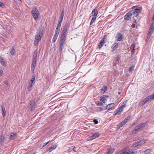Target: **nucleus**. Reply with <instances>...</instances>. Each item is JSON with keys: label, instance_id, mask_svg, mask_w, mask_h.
<instances>
[{"label": "nucleus", "instance_id": "nucleus-6", "mask_svg": "<svg viewBox=\"0 0 154 154\" xmlns=\"http://www.w3.org/2000/svg\"><path fill=\"white\" fill-rule=\"evenodd\" d=\"M145 143V140H142L135 142L134 143L133 146H134V147H136L138 146H141L142 145L144 144Z\"/></svg>", "mask_w": 154, "mask_h": 154}, {"label": "nucleus", "instance_id": "nucleus-47", "mask_svg": "<svg viewBox=\"0 0 154 154\" xmlns=\"http://www.w3.org/2000/svg\"><path fill=\"white\" fill-rule=\"evenodd\" d=\"M52 141V140L51 141L49 140L47 142L43 144V146L42 147H43L46 145L47 144H48L50 142H51Z\"/></svg>", "mask_w": 154, "mask_h": 154}, {"label": "nucleus", "instance_id": "nucleus-64", "mask_svg": "<svg viewBox=\"0 0 154 154\" xmlns=\"http://www.w3.org/2000/svg\"><path fill=\"white\" fill-rule=\"evenodd\" d=\"M32 87H28V90L29 91H30L32 89Z\"/></svg>", "mask_w": 154, "mask_h": 154}, {"label": "nucleus", "instance_id": "nucleus-37", "mask_svg": "<svg viewBox=\"0 0 154 154\" xmlns=\"http://www.w3.org/2000/svg\"><path fill=\"white\" fill-rule=\"evenodd\" d=\"M134 153V152L133 151H127L125 150V154H133Z\"/></svg>", "mask_w": 154, "mask_h": 154}, {"label": "nucleus", "instance_id": "nucleus-7", "mask_svg": "<svg viewBox=\"0 0 154 154\" xmlns=\"http://www.w3.org/2000/svg\"><path fill=\"white\" fill-rule=\"evenodd\" d=\"M152 100L149 95L146 98L143 99L142 101L140 102V105L143 106L147 103L149 100Z\"/></svg>", "mask_w": 154, "mask_h": 154}, {"label": "nucleus", "instance_id": "nucleus-60", "mask_svg": "<svg viewBox=\"0 0 154 154\" xmlns=\"http://www.w3.org/2000/svg\"><path fill=\"white\" fill-rule=\"evenodd\" d=\"M60 29V28L57 27L55 31H57L59 32Z\"/></svg>", "mask_w": 154, "mask_h": 154}, {"label": "nucleus", "instance_id": "nucleus-11", "mask_svg": "<svg viewBox=\"0 0 154 154\" xmlns=\"http://www.w3.org/2000/svg\"><path fill=\"white\" fill-rule=\"evenodd\" d=\"M115 105L114 103H112L108 104L104 108V109H108V110L113 108Z\"/></svg>", "mask_w": 154, "mask_h": 154}, {"label": "nucleus", "instance_id": "nucleus-31", "mask_svg": "<svg viewBox=\"0 0 154 154\" xmlns=\"http://www.w3.org/2000/svg\"><path fill=\"white\" fill-rule=\"evenodd\" d=\"M134 66H131L129 67V72H132L134 70Z\"/></svg>", "mask_w": 154, "mask_h": 154}, {"label": "nucleus", "instance_id": "nucleus-1", "mask_svg": "<svg viewBox=\"0 0 154 154\" xmlns=\"http://www.w3.org/2000/svg\"><path fill=\"white\" fill-rule=\"evenodd\" d=\"M44 29H40L37 32L35 36V39L34 41V45L37 46L38 45L39 42L41 40L42 36L44 35Z\"/></svg>", "mask_w": 154, "mask_h": 154}, {"label": "nucleus", "instance_id": "nucleus-44", "mask_svg": "<svg viewBox=\"0 0 154 154\" xmlns=\"http://www.w3.org/2000/svg\"><path fill=\"white\" fill-rule=\"evenodd\" d=\"M66 35L61 34V39H65Z\"/></svg>", "mask_w": 154, "mask_h": 154}, {"label": "nucleus", "instance_id": "nucleus-13", "mask_svg": "<svg viewBox=\"0 0 154 154\" xmlns=\"http://www.w3.org/2000/svg\"><path fill=\"white\" fill-rule=\"evenodd\" d=\"M123 111V109H122L119 107L114 112L115 114V115L119 114Z\"/></svg>", "mask_w": 154, "mask_h": 154}, {"label": "nucleus", "instance_id": "nucleus-35", "mask_svg": "<svg viewBox=\"0 0 154 154\" xmlns=\"http://www.w3.org/2000/svg\"><path fill=\"white\" fill-rule=\"evenodd\" d=\"M69 24H68V23H66L65 24L64 26L63 27V28L67 30L68 28L69 27Z\"/></svg>", "mask_w": 154, "mask_h": 154}, {"label": "nucleus", "instance_id": "nucleus-42", "mask_svg": "<svg viewBox=\"0 0 154 154\" xmlns=\"http://www.w3.org/2000/svg\"><path fill=\"white\" fill-rule=\"evenodd\" d=\"M64 15V10H63L62 11L61 13L60 14V17H63Z\"/></svg>", "mask_w": 154, "mask_h": 154}, {"label": "nucleus", "instance_id": "nucleus-10", "mask_svg": "<svg viewBox=\"0 0 154 154\" xmlns=\"http://www.w3.org/2000/svg\"><path fill=\"white\" fill-rule=\"evenodd\" d=\"M100 135V134L98 132H95L91 134V137L92 139H94Z\"/></svg>", "mask_w": 154, "mask_h": 154}, {"label": "nucleus", "instance_id": "nucleus-22", "mask_svg": "<svg viewBox=\"0 0 154 154\" xmlns=\"http://www.w3.org/2000/svg\"><path fill=\"white\" fill-rule=\"evenodd\" d=\"M126 123L123 120L117 126V128H119L120 127H122L123 125H125Z\"/></svg>", "mask_w": 154, "mask_h": 154}, {"label": "nucleus", "instance_id": "nucleus-45", "mask_svg": "<svg viewBox=\"0 0 154 154\" xmlns=\"http://www.w3.org/2000/svg\"><path fill=\"white\" fill-rule=\"evenodd\" d=\"M151 34H151L150 33H148L147 35V37H146V38L148 40L150 38V36L151 35Z\"/></svg>", "mask_w": 154, "mask_h": 154}, {"label": "nucleus", "instance_id": "nucleus-18", "mask_svg": "<svg viewBox=\"0 0 154 154\" xmlns=\"http://www.w3.org/2000/svg\"><path fill=\"white\" fill-rule=\"evenodd\" d=\"M5 137L4 136V135H3V134H2L0 136V143L1 144H3L5 140Z\"/></svg>", "mask_w": 154, "mask_h": 154}, {"label": "nucleus", "instance_id": "nucleus-43", "mask_svg": "<svg viewBox=\"0 0 154 154\" xmlns=\"http://www.w3.org/2000/svg\"><path fill=\"white\" fill-rule=\"evenodd\" d=\"M97 104L98 106H101L103 104L102 102L98 101L97 102Z\"/></svg>", "mask_w": 154, "mask_h": 154}, {"label": "nucleus", "instance_id": "nucleus-23", "mask_svg": "<svg viewBox=\"0 0 154 154\" xmlns=\"http://www.w3.org/2000/svg\"><path fill=\"white\" fill-rule=\"evenodd\" d=\"M57 147V146L56 145H54L53 146L50 147L48 149V151L49 152H51L52 150L56 149Z\"/></svg>", "mask_w": 154, "mask_h": 154}, {"label": "nucleus", "instance_id": "nucleus-5", "mask_svg": "<svg viewBox=\"0 0 154 154\" xmlns=\"http://www.w3.org/2000/svg\"><path fill=\"white\" fill-rule=\"evenodd\" d=\"M31 13L34 19L35 20H38V17L39 13L38 10L37 9L36 7L33 9L31 11Z\"/></svg>", "mask_w": 154, "mask_h": 154}, {"label": "nucleus", "instance_id": "nucleus-59", "mask_svg": "<svg viewBox=\"0 0 154 154\" xmlns=\"http://www.w3.org/2000/svg\"><path fill=\"white\" fill-rule=\"evenodd\" d=\"M0 6L1 7H3L5 6V5L3 3L0 2Z\"/></svg>", "mask_w": 154, "mask_h": 154}, {"label": "nucleus", "instance_id": "nucleus-9", "mask_svg": "<svg viewBox=\"0 0 154 154\" xmlns=\"http://www.w3.org/2000/svg\"><path fill=\"white\" fill-rule=\"evenodd\" d=\"M115 38L117 41H120L122 40V35L120 32L118 33L116 36Z\"/></svg>", "mask_w": 154, "mask_h": 154}, {"label": "nucleus", "instance_id": "nucleus-57", "mask_svg": "<svg viewBox=\"0 0 154 154\" xmlns=\"http://www.w3.org/2000/svg\"><path fill=\"white\" fill-rule=\"evenodd\" d=\"M61 23H62L61 22H58V25H57V27L60 28L61 26Z\"/></svg>", "mask_w": 154, "mask_h": 154}, {"label": "nucleus", "instance_id": "nucleus-52", "mask_svg": "<svg viewBox=\"0 0 154 154\" xmlns=\"http://www.w3.org/2000/svg\"><path fill=\"white\" fill-rule=\"evenodd\" d=\"M150 150L149 149H146L145 151H144V152L146 154H147L148 153L150 152Z\"/></svg>", "mask_w": 154, "mask_h": 154}, {"label": "nucleus", "instance_id": "nucleus-32", "mask_svg": "<svg viewBox=\"0 0 154 154\" xmlns=\"http://www.w3.org/2000/svg\"><path fill=\"white\" fill-rule=\"evenodd\" d=\"M64 44H62V43H60V51H61L63 48V45Z\"/></svg>", "mask_w": 154, "mask_h": 154}, {"label": "nucleus", "instance_id": "nucleus-62", "mask_svg": "<svg viewBox=\"0 0 154 154\" xmlns=\"http://www.w3.org/2000/svg\"><path fill=\"white\" fill-rule=\"evenodd\" d=\"M135 47V45L133 44H132L131 45V48H134Z\"/></svg>", "mask_w": 154, "mask_h": 154}, {"label": "nucleus", "instance_id": "nucleus-34", "mask_svg": "<svg viewBox=\"0 0 154 154\" xmlns=\"http://www.w3.org/2000/svg\"><path fill=\"white\" fill-rule=\"evenodd\" d=\"M118 154H125V150L123 149L120 151H119L118 153Z\"/></svg>", "mask_w": 154, "mask_h": 154}, {"label": "nucleus", "instance_id": "nucleus-15", "mask_svg": "<svg viewBox=\"0 0 154 154\" xmlns=\"http://www.w3.org/2000/svg\"><path fill=\"white\" fill-rule=\"evenodd\" d=\"M10 53L12 55L14 56L16 54V52L14 48L12 47L10 50Z\"/></svg>", "mask_w": 154, "mask_h": 154}, {"label": "nucleus", "instance_id": "nucleus-55", "mask_svg": "<svg viewBox=\"0 0 154 154\" xmlns=\"http://www.w3.org/2000/svg\"><path fill=\"white\" fill-rule=\"evenodd\" d=\"M63 18L60 17V18L58 20V22H60L62 23L63 21Z\"/></svg>", "mask_w": 154, "mask_h": 154}, {"label": "nucleus", "instance_id": "nucleus-25", "mask_svg": "<svg viewBox=\"0 0 154 154\" xmlns=\"http://www.w3.org/2000/svg\"><path fill=\"white\" fill-rule=\"evenodd\" d=\"M97 17H95L93 16L92 17V18L91 21L90 23V25H92L93 23H94Z\"/></svg>", "mask_w": 154, "mask_h": 154}, {"label": "nucleus", "instance_id": "nucleus-21", "mask_svg": "<svg viewBox=\"0 0 154 154\" xmlns=\"http://www.w3.org/2000/svg\"><path fill=\"white\" fill-rule=\"evenodd\" d=\"M105 43V42H103V40L102 41L100 40L98 45V48L99 49H100Z\"/></svg>", "mask_w": 154, "mask_h": 154}, {"label": "nucleus", "instance_id": "nucleus-58", "mask_svg": "<svg viewBox=\"0 0 154 154\" xmlns=\"http://www.w3.org/2000/svg\"><path fill=\"white\" fill-rule=\"evenodd\" d=\"M4 83L6 85H9V82L7 80H6L5 81V82H4Z\"/></svg>", "mask_w": 154, "mask_h": 154}, {"label": "nucleus", "instance_id": "nucleus-24", "mask_svg": "<svg viewBox=\"0 0 154 154\" xmlns=\"http://www.w3.org/2000/svg\"><path fill=\"white\" fill-rule=\"evenodd\" d=\"M2 115L3 117H4L5 116V113L6 111L5 106L4 105L2 106Z\"/></svg>", "mask_w": 154, "mask_h": 154}, {"label": "nucleus", "instance_id": "nucleus-40", "mask_svg": "<svg viewBox=\"0 0 154 154\" xmlns=\"http://www.w3.org/2000/svg\"><path fill=\"white\" fill-rule=\"evenodd\" d=\"M137 24V22L136 20H135L133 22V24H132L131 26L132 28H134L135 27V25Z\"/></svg>", "mask_w": 154, "mask_h": 154}, {"label": "nucleus", "instance_id": "nucleus-12", "mask_svg": "<svg viewBox=\"0 0 154 154\" xmlns=\"http://www.w3.org/2000/svg\"><path fill=\"white\" fill-rule=\"evenodd\" d=\"M17 137L16 133H12L10 134L9 139L11 140H13Z\"/></svg>", "mask_w": 154, "mask_h": 154}, {"label": "nucleus", "instance_id": "nucleus-2", "mask_svg": "<svg viewBox=\"0 0 154 154\" xmlns=\"http://www.w3.org/2000/svg\"><path fill=\"white\" fill-rule=\"evenodd\" d=\"M132 10L130 11H131L132 14L134 17H137L139 13H140L142 10V8L137 6H134L132 8Z\"/></svg>", "mask_w": 154, "mask_h": 154}, {"label": "nucleus", "instance_id": "nucleus-29", "mask_svg": "<svg viewBox=\"0 0 154 154\" xmlns=\"http://www.w3.org/2000/svg\"><path fill=\"white\" fill-rule=\"evenodd\" d=\"M37 62L36 59L33 58L32 62V65H36Z\"/></svg>", "mask_w": 154, "mask_h": 154}, {"label": "nucleus", "instance_id": "nucleus-54", "mask_svg": "<svg viewBox=\"0 0 154 154\" xmlns=\"http://www.w3.org/2000/svg\"><path fill=\"white\" fill-rule=\"evenodd\" d=\"M153 31L154 30H152L149 29L148 32V33H150L151 34H152L153 32Z\"/></svg>", "mask_w": 154, "mask_h": 154}, {"label": "nucleus", "instance_id": "nucleus-41", "mask_svg": "<svg viewBox=\"0 0 154 154\" xmlns=\"http://www.w3.org/2000/svg\"><path fill=\"white\" fill-rule=\"evenodd\" d=\"M107 36V35H105L103 38L101 40V41H102L103 40V42H105V40L106 39V37Z\"/></svg>", "mask_w": 154, "mask_h": 154}, {"label": "nucleus", "instance_id": "nucleus-8", "mask_svg": "<svg viewBox=\"0 0 154 154\" xmlns=\"http://www.w3.org/2000/svg\"><path fill=\"white\" fill-rule=\"evenodd\" d=\"M132 13L131 11H130L128 12L125 16L124 19L125 20H129L131 19Z\"/></svg>", "mask_w": 154, "mask_h": 154}, {"label": "nucleus", "instance_id": "nucleus-16", "mask_svg": "<svg viewBox=\"0 0 154 154\" xmlns=\"http://www.w3.org/2000/svg\"><path fill=\"white\" fill-rule=\"evenodd\" d=\"M119 44L118 43L115 42L114 43L112 46V51H114L118 47Z\"/></svg>", "mask_w": 154, "mask_h": 154}, {"label": "nucleus", "instance_id": "nucleus-4", "mask_svg": "<svg viewBox=\"0 0 154 154\" xmlns=\"http://www.w3.org/2000/svg\"><path fill=\"white\" fill-rule=\"evenodd\" d=\"M28 107L31 111H34L37 107L36 104L34 100H32L30 101Z\"/></svg>", "mask_w": 154, "mask_h": 154}, {"label": "nucleus", "instance_id": "nucleus-14", "mask_svg": "<svg viewBox=\"0 0 154 154\" xmlns=\"http://www.w3.org/2000/svg\"><path fill=\"white\" fill-rule=\"evenodd\" d=\"M108 96L107 95H103L100 98V101H102L103 103H105L106 101V97H108Z\"/></svg>", "mask_w": 154, "mask_h": 154}, {"label": "nucleus", "instance_id": "nucleus-3", "mask_svg": "<svg viewBox=\"0 0 154 154\" xmlns=\"http://www.w3.org/2000/svg\"><path fill=\"white\" fill-rule=\"evenodd\" d=\"M145 127V124L143 123H140L136 126L132 132V134H134L139 131L142 130Z\"/></svg>", "mask_w": 154, "mask_h": 154}, {"label": "nucleus", "instance_id": "nucleus-33", "mask_svg": "<svg viewBox=\"0 0 154 154\" xmlns=\"http://www.w3.org/2000/svg\"><path fill=\"white\" fill-rule=\"evenodd\" d=\"M105 108H102L101 107H98L97 109V111L98 112H100L102 111L103 109L104 110Z\"/></svg>", "mask_w": 154, "mask_h": 154}, {"label": "nucleus", "instance_id": "nucleus-36", "mask_svg": "<svg viewBox=\"0 0 154 154\" xmlns=\"http://www.w3.org/2000/svg\"><path fill=\"white\" fill-rule=\"evenodd\" d=\"M4 74V72L2 68H0V76H2Z\"/></svg>", "mask_w": 154, "mask_h": 154}, {"label": "nucleus", "instance_id": "nucleus-20", "mask_svg": "<svg viewBox=\"0 0 154 154\" xmlns=\"http://www.w3.org/2000/svg\"><path fill=\"white\" fill-rule=\"evenodd\" d=\"M92 13L94 14H93L92 16L95 17H97V16L98 14V11L97 9H94L93 10Z\"/></svg>", "mask_w": 154, "mask_h": 154}, {"label": "nucleus", "instance_id": "nucleus-19", "mask_svg": "<svg viewBox=\"0 0 154 154\" xmlns=\"http://www.w3.org/2000/svg\"><path fill=\"white\" fill-rule=\"evenodd\" d=\"M115 149L114 148H112L108 149L106 154H112L114 152Z\"/></svg>", "mask_w": 154, "mask_h": 154}, {"label": "nucleus", "instance_id": "nucleus-48", "mask_svg": "<svg viewBox=\"0 0 154 154\" xmlns=\"http://www.w3.org/2000/svg\"><path fill=\"white\" fill-rule=\"evenodd\" d=\"M57 37H56L55 36H55H54L53 39H52V42H53V43L54 42L56 41V39H57Z\"/></svg>", "mask_w": 154, "mask_h": 154}, {"label": "nucleus", "instance_id": "nucleus-26", "mask_svg": "<svg viewBox=\"0 0 154 154\" xmlns=\"http://www.w3.org/2000/svg\"><path fill=\"white\" fill-rule=\"evenodd\" d=\"M36 66V65H31V70L32 72L33 73L34 72V70L35 68V67Z\"/></svg>", "mask_w": 154, "mask_h": 154}, {"label": "nucleus", "instance_id": "nucleus-17", "mask_svg": "<svg viewBox=\"0 0 154 154\" xmlns=\"http://www.w3.org/2000/svg\"><path fill=\"white\" fill-rule=\"evenodd\" d=\"M0 63L4 66H6V63L5 61L3 58L2 57H0Z\"/></svg>", "mask_w": 154, "mask_h": 154}, {"label": "nucleus", "instance_id": "nucleus-61", "mask_svg": "<svg viewBox=\"0 0 154 154\" xmlns=\"http://www.w3.org/2000/svg\"><path fill=\"white\" fill-rule=\"evenodd\" d=\"M72 150L75 152H76V147H74L72 149Z\"/></svg>", "mask_w": 154, "mask_h": 154}, {"label": "nucleus", "instance_id": "nucleus-50", "mask_svg": "<svg viewBox=\"0 0 154 154\" xmlns=\"http://www.w3.org/2000/svg\"><path fill=\"white\" fill-rule=\"evenodd\" d=\"M151 100L154 99V93L149 95Z\"/></svg>", "mask_w": 154, "mask_h": 154}, {"label": "nucleus", "instance_id": "nucleus-39", "mask_svg": "<svg viewBox=\"0 0 154 154\" xmlns=\"http://www.w3.org/2000/svg\"><path fill=\"white\" fill-rule=\"evenodd\" d=\"M67 31V29L63 28L61 34L66 35Z\"/></svg>", "mask_w": 154, "mask_h": 154}, {"label": "nucleus", "instance_id": "nucleus-38", "mask_svg": "<svg viewBox=\"0 0 154 154\" xmlns=\"http://www.w3.org/2000/svg\"><path fill=\"white\" fill-rule=\"evenodd\" d=\"M150 29H151L152 30H154V22H153L152 24H151L150 26Z\"/></svg>", "mask_w": 154, "mask_h": 154}, {"label": "nucleus", "instance_id": "nucleus-63", "mask_svg": "<svg viewBox=\"0 0 154 154\" xmlns=\"http://www.w3.org/2000/svg\"><path fill=\"white\" fill-rule=\"evenodd\" d=\"M88 140H92V138L91 137V136L89 137H88Z\"/></svg>", "mask_w": 154, "mask_h": 154}, {"label": "nucleus", "instance_id": "nucleus-27", "mask_svg": "<svg viewBox=\"0 0 154 154\" xmlns=\"http://www.w3.org/2000/svg\"><path fill=\"white\" fill-rule=\"evenodd\" d=\"M107 89V87H103L101 90L100 92L102 94L104 93Z\"/></svg>", "mask_w": 154, "mask_h": 154}, {"label": "nucleus", "instance_id": "nucleus-30", "mask_svg": "<svg viewBox=\"0 0 154 154\" xmlns=\"http://www.w3.org/2000/svg\"><path fill=\"white\" fill-rule=\"evenodd\" d=\"M37 51L36 50L35 51L34 53L33 56V58H37Z\"/></svg>", "mask_w": 154, "mask_h": 154}, {"label": "nucleus", "instance_id": "nucleus-28", "mask_svg": "<svg viewBox=\"0 0 154 154\" xmlns=\"http://www.w3.org/2000/svg\"><path fill=\"white\" fill-rule=\"evenodd\" d=\"M131 117V116L130 115H129L124 119V120L125 121V122L126 123H127L128 121L130 120Z\"/></svg>", "mask_w": 154, "mask_h": 154}, {"label": "nucleus", "instance_id": "nucleus-51", "mask_svg": "<svg viewBox=\"0 0 154 154\" xmlns=\"http://www.w3.org/2000/svg\"><path fill=\"white\" fill-rule=\"evenodd\" d=\"M151 100L154 99V93L149 95Z\"/></svg>", "mask_w": 154, "mask_h": 154}, {"label": "nucleus", "instance_id": "nucleus-49", "mask_svg": "<svg viewBox=\"0 0 154 154\" xmlns=\"http://www.w3.org/2000/svg\"><path fill=\"white\" fill-rule=\"evenodd\" d=\"M65 41V39H61L60 43H62V44H64Z\"/></svg>", "mask_w": 154, "mask_h": 154}, {"label": "nucleus", "instance_id": "nucleus-46", "mask_svg": "<svg viewBox=\"0 0 154 154\" xmlns=\"http://www.w3.org/2000/svg\"><path fill=\"white\" fill-rule=\"evenodd\" d=\"M125 104L124 103H123L120 106V107L122 108V109H123V108H125Z\"/></svg>", "mask_w": 154, "mask_h": 154}, {"label": "nucleus", "instance_id": "nucleus-56", "mask_svg": "<svg viewBox=\"0 0 154 154\" xmlns=\"http://www.w3.org/2000/svg\"><path fill=\"white\" fill-rule=\"evenodd\" d=\"M35 76L34 77H32L30 81L32 83L35 80Z\"/></svg>", "mask_w": 154, "mask_h": 154}, {"label": "nucleus", "instance_id": "nucleus-53", "mask_svg": "<svg viewBox=\"0 0 154 154\" xmlns=\"http://www.w3.org/2000/svg\"><path fill=\"white\" fill-rule=\"evenodd\" d=\"M93 122H94V124H97L98 123V121L96 119H94L93 121Z\"/></svg>", "mask_w": 154, "mask_h": 154}]
</instances>
